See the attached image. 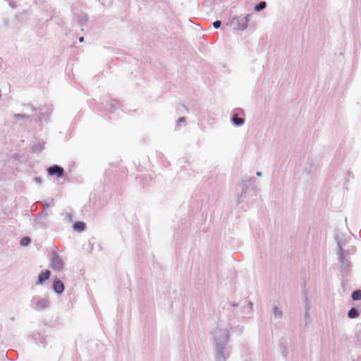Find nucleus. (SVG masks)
<instances>
[{
	"label": "nucleus",
	"instance_id": "f257e3e1",
	"mask_svg": "<svg viewBox=\"0 0 361 361\" xmlns=\"http://www.w3.org/2000/svg\"><path fill=\"white\" fill-rule=\"evenodd\" d=\"M48 173L51 176L56 175L57 177L61 178L63 175V169L55 165L48 169Z\"/></svg>",
	"mask_w": 361,
	"mask_h": 361
},
{
	"label": "nucleus",
	"instance_id": "f03ea898",
	"mask_svg": "<svg viewBox=\"0 0 361 361\" xmlns=\"http://www.w3.org/2000/svg\"><path fill=\"white\" fill-rule=\"evenodd\" d=\"M51 275L49 270H45L42 271L38 276V283L42 284L46 280H47Z\"/></svg>",
	"mask_w": 361,
	"mask_h": 361
},
{
	"label": "nucleus",
	"instance_id": "7ed1b4c3",
	"mask_svg": "<svg viewBox=\"0 0 361 361\" xmlns=\"http://www.w3.org/2000/svg\"><path fill=\"white\" fill-rule=\"evenodd\" d=\"M53 287L57 293H61L64 290V286L61 280H57L54 282Z\"/></svg>",
	"mask_w": 361,
	"mask_h": 361
},
{
	"label": "nucleus",
	"instance_id": "20e7f679",
	"mask_svg": "<svg viewBox=\"0 0 361 361\" xmlns=\"http://www.w3.org/2000/svg\"><path fill=\"white\" fill-rule=\"evenodd\" d=\"M49 302L46 299H40L37 301V306L38 309H43L47 307Z\"/></svg>",
	"mask_w": 361,
	"mask_h": 361
},
{
	"label": "nucleus",
	"instance_id": "39448f33",
	"mask_svg": "<svg viewBox=\"0 0 361 361\" xmlns=\"http://www.w3.org/2000/svg\"><path fill=\"white\" fill-rule=\"evenodd\" d=\"M359 313L358 311L355 308H352L348 312V317L350 318H355L358 317Z\"/></svg>",
	"mask_w": 361,
	"mask_h": 361
},
{
	"label": "nucleus",
	"instance_id": "423d86ee",
	"mask_svg": "<svg viewBox=\"0 0 361 361\" xmlns=\"http://www.w3.org/2000/svg\"><path fill=\"white\" fill-rule=\"evenodd\" d=\"M266 6V2L264 1H260L259 4H257L255 6V11L258 12V11H260L261 10L264 9Z\"/></svg>",
	"mask_w": 361,
	"mask_h": 361
},
{
	"label": "nucleus",
	"instance_id": "0eeeda50",
	"mask_svg": "<svg viewBox=\"0 0 361 361\" xmlns=\"http://www.w3.org/2000/svg\"><path fill=\"white\" fill-rule=\"evenodd\" d=\"M74 228H75V229L78 230V231H83L85 228V224L83 222H80V221L77 222L75 224Z\"/></svg>",
	"mask_w": 361,
	"mask_h": 361
},
{
	"label": "nucleus",
	"instance_id": "6e6552de",
	"mask_svg": "<svg viewBox=\"0 0 361 361\" xmlns=\"http://www.w3.org/2000/svg\"><path fill=\"white\" fill-rule=\"evenodd\" d=\"M352 298L355 300H360L361 299V290H356L354 291L352 294Z\"/></svg>",
	"mask_w": 361,
	"mask_h": 361
},
{
	"label": "nucleus",
	"instance_id": "1a4fd4ad",
	"mask_svg": "<svg viewBox=\"0 0 361 361\" xmlns=\"http://www.w3.org/2000/svg\"><path fill=\"white\" fill-rule=\"evenodd\" d=\"M30 243V238L29 237H24L20 240V245L22 246H27Z\"/></svg>",
	"mask_w": 361,
	"mask_h": 361
},
{
	"label": "nucleus",
	"instance_id": "9d476101",
	"mask_svg": "<svg viewBox=\"0 0 361 361\" xmlns=\"http://www.w3.org/2000/svg\"><path fill=\"white\" fill-rule=\"evenodd\" d=\"M233 121L237 126H240L244 123V120L243 118H238L236 116H233Z\"/></svg>",
	"mask_w": 361,
	"mask_h": 361
},
{
	"label": "nucleus",
	"instance_id": "9b49d317",
	"mask_svg": "<svg viewBox=\"0 0 361 361\" xmlns=\"http://www.w3.org/2000/svg\"><path fill=\"white\" fill-rule=\"evenodd\" d=\"M221 21L216 20L213 23V26L214 27V28H219L221 26Z\"/></svg>",
	"mask_w": 361,
	"mask_h": 361
},
{
	"label": "nucleus",
	"instance_id": "f8f14e48",
	"mask_svg": "<svg viewBox=\"0 0 361 361\" xmlns=\"http://www.w3.org/2000/svg\"><path fill=\"white\" fill-rule=\"evenodd\" d=\"M83 39H84L83 37H81L80 38V42H82V41H83Z\"/></svg>",
	"mask_w": 361,
	"mask_h": 361
},
{
	"label": "nucleus",
	"instance_id": "ddd939ff",
	"mask_svg": "<svg viewBox=\"0 0 361 361\" xmlns=\"http://www.w3.org/2000/svg\"><path fill=\"white\" fill-rule=\"evenodd\" d=\"M257 175H258L259 176H262V173H261L260 172H258V173H257Z\"/></svg>",
	"mask_w": 361,
	"mask_h": 361
}]
</instances>
